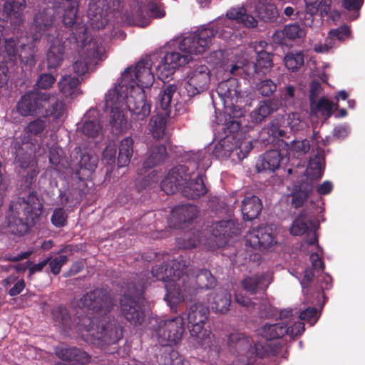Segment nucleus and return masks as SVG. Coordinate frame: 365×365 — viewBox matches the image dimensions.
<instances>
[{
    "label": "nucleus",
    "instance_id": "12",
    "mask_svg": "<svg viewBox=\"0 0 365 365\" xmlns=\"http://www.w3.org/2000/svg\"><path fill=\"white\" fill-rule=\"evenodd\" d=\"M295 329L292 310L285 309L280 312V322L274 324L264 325L258 330V333L267 340L278 339L285 334L294 339L297 336Z\"/></svg>",
    "mask_w": 365,
    "mask_h": 365
},
{
    "label": "nucleus",
    "instance_id": "27",
    "mask_svg": "<svg viewBox=\"0 0 365 365\" xmlns=\"http://www.w3.org/2000/svg\"><path fill=\"white\" fill-rule=\"evenodd\" d=\"M197 207L192 205L177 207L172 211L170 217V223L175 221L176 224L173 225L174 227H183L182 224L192 221L197 217Z\"/></svg>",
    "mask_w": 365,
    "mask_h": 365
},
{
    "label": "nucleus",
    "instance_id": "17",
    "mask_svg": "<svg viewBox=\"0 0 365 365\" xmlns=\"http://www.w3.org/2000/svg\"><path fill=\"white\" fill-rule=\"evenodd\" d=\"M325 165L324 150L317 146L316 152L309 158L306 168L301 176L318 182L324 175Z\"/></svg>",
    "mask_w": 365,
    "mask_h": 365
},
{
    "label": "nucleus",
    "instance_id": "25",
    "mask_svg": "<svg viewBox=\"0 0 365 365\" xmlns=\"http://www.w3.org/2000/svg\"><path fill=\"white\" fill-rule=\"evenodd\" d=\"M227 17L225 24L228 26L233 24V21L241 23L248 28H253L257 25V21L250 14V11L247 8H233L227 11Z\"/></svg>",
    "mask_w": 365,
    "mask_h": 365
},
{
    "label": "nucleus",
    "instance_id": "54",
    "mask_svg": "<svg viewBox=\"0 0 365 365\" xmlns=\"http://www.w3.org/2000/svg\"><path fill=\"white\" fill-rule=\"evenodd\" d=\"M257 13L261 19L267 21L276 16V8L272 5H259L257 7Z\"/></svg>",
    "mask_w": 365,
    "mask_h": 365
},
{
    "label": "nucleus",
    "instance_id": "23",
    "mask_svg": "<svg viewBox=\"0 0 365 365\" xmlns=\"http://www.w3.org/2000/svg\"><path fill=\"white\" fill-rule=\"evenodd\" d=\"M120 308L125 319L135 325L141 324L145 315L137 301L128 294L120 299Z\"/></svg>",
    "mask_w": 365,
    "mask_h": 365
},
{
    "label": "nucleus",
    "instance_id": "61",
    "mask_svg": "<svg viewBox=\"0 0 365 365\" xmlns=\"http://www.w3.org/2000/svg\"><path fill=\"white\" fill-rule=\"evenodd\" d=\"M51 221L56 227L64 226L66 222L65 211L61 208L56 209L53 213Z\"/></svg>",
    "mask_w": 365,
    "mask_h": 365
},
{
    "label": "nucleus",
    "instance_id": "57",
    "mask_svg": "<svg viewBox=\"0 0 365 365\" xmlns=\"http://www.w3.org/2000/svg\"><path fill=\"white\" fill-rule=\"evenodd\" d=\"M116 160V148L115 145L109 144L103 152L102 160L108 165H112Z\"/></svg>",
    "mask_w": 365,
    "mask_h": 365
},
{
    "label": "nucleus",
    "instance_id": "41",
    "mask_svg": "<svg viewBox=\"0 0 365 365\" xmlns=\"http://www.w3.org/2000/svg\"><path fill=\"white\" fill-rule=\"evenodd\" d=\"M202 242L198 231L186 233L183 237L177 240V245L180 248L191 249L197 247Z\"/></svg>",
    "mask_w": 365,
    "mask_h": 365
},
{
    "label": "nucleus",
    "instance_id": "2",
    "mask_svg": "<svg viewBox=\"0 0 365 365\" xmlns=\"http://www.w3.org/2000/svg\"><path fill=\"white\" fill-rule=\"evenodd\" d=\"M187 270L190 269L185 261H175L168 271L170 278L168 277L165 280V300L172 310L178 303L190 299L195 290L212 288L216 284L215 277L207 269L200 270L196 275H190Z\"/></svg>",
    "mask_w": 365,
    "mask_h": 365
},
{
    "label": "nucleus",
    "instance_id": "16",
    "mask_svg": "<svg viewBox=\"0 0 365 365\" xmlns=\"http://www.w3.org/2000/svg\"><path fill=\"white\" fill-rule=\"evenodd\" d=\"M209 73L206 66L200 65L187 75L185 88L188 96H195L208 88L210 81Z\"/></svg>",
    "mask_w": 365,
    "mask_h": 365
},
{
    "label": "nucleus",
    "instance_id": "35",
    "mask_svg": "<svg viewBox=\"0 0 365 365\" xmlns=\"http://www.w3.org/2000/svg\"><path fill=\"white\" fill-rule=\"evenodd\" d=\"M63 41L59 38H56L52 42L47 53L48 66L49 68L58 67L63 59Z\"/></svg>",
    "mask_w": 365,
    "mask_h": 365
},
{
    "label": "nucleus",
    "instance_id": "26",
    "mask_svg": "<svg viewBox=\"0 0 365 365\" xmlns=\"http://www.w3.org/2000/svg\"><path fill=\"white\" fill-rule=\"evenodd\" d=\"M207 301L214 311L224 314L229 310L231 294L227 289L218 288L210 293Z\"/></svg>",
    "mask_w": 365,
    "mask_h": 365
},
{
    "label": "nucleus",
    "instance_id": "29",
    "mask_svg": "<svg viewBox=\"0 0 365 365\" xmlns=\"http://www.w3.org/2000/svg\"><path fill=\"white\" fill-rule=\"evenodd\" d=\"M282 154L277 150H271L261 155L256 163L257 172H274L280 166Z\"/></svg>",
    "mask_w": 365,
    "mask_h": 365
},
{
    "label": "nucleus",
    "instance_id": "3",
    "mask_svg": "<svg viewBox=\"0 0 365 365\" xmlns=\"http://www.w3.org/2000/svg\"><path fill=\"white\" fill-rule=\"evenodd\" d=\"M113 87L106 95V106L110 109V125L113 132L123 133L129 128L125 113L129 110L134 119L144 120L150 113V105L145 101L144 95L140 88L135 91V96L124 94L122 90Z\"/></svg>",
    "mask_w": 365,
    "mask_h": 365
},
{
    "label": "nucleus",
    "instance_id": "20",
    "mask_svg": "<svg viewBox=\"0 0 365 365\" xmlns=\"http://www.w3.org/2000/svg\"><path fill=\"white\" fill-rule=\"evenodd\" d=\"M108 4L106 0H91L88 9L89 25L94 29H102L108 23Z\"/></svg>",
    "mask_w": 365,
    "mask_h": 365
},
{
    "label": "nucleus",
    "instance_id": "60",
    "mask_svg": "<svg viewBox=\"0 0 365 365\" xmlns=\"http://www.w3.org/2000/svg\"><path fill=\"white\" fill-rule=\"evenodd\" d=\"M67 260L68 258L66 255H60L53 259L49 263L51 272L54 274H58L60 272L62 266L67 262Z\"/></svg>",
    "mask_w": 365,
    "mask_h": 365
},
{
    "label": "nucleus",
    "instance_id": "18",
    "mask_svg": "<svg viewBox=\"0 0 365 365\" xmlns=\"http://www.w3.org/2000/svg\"><path fill=\"white\" fill-rule=\"evenodd\" d=\"M316 182L302 176H300L298 179V208L308 202V205L299 211L298 215L305 209L310 208L318 218L316 202L312 198L314 193Z\"/></svg>",
    "mask_w": 365,
    "mask_h": 365
},
{
    "label": "nucleus",
    "instance_id": "7",
    "mask_svg": "<svg viewBox=\"0 0 365 365\" xmlns=\"http://www.w3.org/2000/svg\"><path fill=\"white\" fill-rule=\"evenodd\" d=\"M230 134H227L223 139L220 140L215 146L214 155L221 159L232 158V160H242L245 158L251 149L252 143L250 140H242L238 135L234 134L240 129V124L232 120L230 123Z\"/></svg>",
    "mask_w": 365,
    "mask_h": 365
},
{
    "label": "nucleus",
    "instance_id": "42",
    "mask_svg": "<svg viewBox=\"0 0 365 365\" xmlns=\"http://www.w3.org/2000/svg\"><path fill=\"white\" fill-rule=\"evenodd\" d=\"M149 130L154 138H163L165 131V118L160 115L153 116L149 124Z\"/></svg>",
    "mask_w": 365,
    "mask_h": 365
},
{
    "label": "nucleus",
    "instance_id": "63",
    "mask_svg": "<svg viewBox=\"0 0 365 365\" xmlns=\"http://www.w3.org/2000/svg\"><path fill=\"white\" fill-rule=\"evenodd\" d=\"M56 78L51 74H42L37 81V86L41 89L49 88L55 82Z\"/></svg>",
    "mask_w": 365,
    "mask_h": 365
},
{
    "label": "nucleus",
    "instance_id": "51",
    "mask_svg": "<svg viewBox=\"0 0 365 365\" xmlns=\"http://www.w3.org/2000/svg\"><path fill=\"white\" fill-rule=\"evenodd\" d=\"M228 340L230 346L236 349H245L250 346L249 340L242 334H232Z\"/></svg>",
    "mask_w": 365,
    "mask_h": 365
},
{
    "label": "nucleus",
    "instance_id": "34",
    "mask_svg": "<svg viewBox=\"0 0 365 365\" xmlns=\"http://www.w3.org/2000/svg\"><path fill=\"white\" fill-rule=\"evenodd\" d=\"M134 140L131 137L123 138L119 143L117 159L119 168L128 165L133 155Z\"/></svg>",
    "mask_w": 365,
    "mask_h": 365
},
{
    "label": "nucleus",
    "instance_id": "53",
    "mask_svg": "<svg viewBox=\"0 0 365 365\" xmlns=\"http://www.w3.org/2000/svg\"><path fill=\"white\" fill-rule=\"evenodd\" d=\"M334 106L335 105L325 97L321 98L316 103V109L328 118L331 115Z\"/></svg>",
    "mask_w": 365,
    "mask_h": 365
},
{
    "label": "nucleus",
    "instance_id": "46",
    "mask_svg": "<svg viewBox=\"0 0 365 365\" xmlns=\"http://www.w3.org/2000/svg\"><path fill=\"white\" fill-rule=\"evenodd\" d=\"M53 314L56 326L62 327L65 330L72 328L70 324V317L66 309L58 308L53 311Z\"/></svg>",
    "mask_w": 365,
    "mask_h": 365
},
{
    "label": "nucleus",
    "instance_id": "39",
    "mask_svg": "<svg viewBox=\"0 0 365 365\" xmlns=\"http://www.w3.org/2000/svg\"><path fill=\"white\" fill-rule=\"evenodd\" d=\"M48 103L46 105V108H43V113L41 115H51L56 119L61 118L65 111L64 104L61 101H56L54 96L48 94Z\"/></svg>",
    "mask_w": 365,
    "mask_h": 365
},
{
    "label": "nucleus",
    "instance_id": "50",
    "mask_svg": "<svg viewBox=\"0 0 365 365\" xmlns=\"http://www.w3.org/2000/svg\"><path fill=\"white\" fill-rule=\"evenodd\" d=\"M98 158L96 155L93 153H83L81 156L79 165L82 168L88 170H93L98 165Z\"/></svg>",
    "mask_w": 365,
    "mask_h": 365
},
{
    "label": "nucleus",
    "instance_id": "19",
    "mask_svg": "<svg viewBox=\"0 0 365 365\" xmlns=\"http://www.w3.org/2000/svg\"><path fill=\"white\" fill-rule=\"evenodd\" d=\"M351 38V31L350 26L344 24L336 29H331L327 37L325 38L324 43L315 46L314 51L317 53H327L332 48L338 46L336 41L344 42Z\"/></svg>",
    "mask_w": 365,
    "mask_h": 365
},
{
    "label": "nucleus",
    "instance_id": "13",
    "mask_svg": "<svg viewBox=\"0 0 365 365\" xmlns=\"http://www.w3.org/2000/svg\"><path fill=\"white\" fill-rule=\"evenodd\" d=\"M113 300L106 292L95 289L86 293L77 302V306L83 312L86 309L97 313L98 315L106 314L113 307Z\"/></svg>",
    "mask_w": 365,
    "mask_h": 365
},
{
    "label": "nucleus",
    "instance_id": "45",
    "mask_svg": "<svg viewBox=\"0 0 365 365\" xmlns=\"http://www.w3.org/2000/svg\"><path fill=\"white\" fill-rule=\"evenodd\" d=\"M364 0H342L341 5L349 12H352L350 19L355 20L360 15V9L364 4Z\"/></svg>",
    "mask_w": 365,
    "mask_h": 365
},
{
    "label": "nucleus",
    "instance_id": "10",
    "mask_svg": "<svg viewBox=\"0 0 365 365\" xmlns=\"http://www.w3.org/2000/svg\"><path fill=\"white\" fill-rule=\"evenodd\" d=\"M300 282L302 293V304L318 305L320 304V298L324 297V290L331 287V277L325 274L323 276L320 286L318 285L314 272L310 268H306L301 278L298 277Z\"/></svg>",
    "mask_w": 365,
    "mask_h": 365
},
{
    "label": "nucleus",
    "instance_id": "30",
    "mask_svg": "<svg viewBox=\"0 0 365 365\" xmlns=\"http://www.w3.org/2000/svg\"><path fill=\"white\" fill-rule=\"evenodd\" d=\"M279 106V101L275 99L260 101L258 106L250 113L252 121L255 123L262 122L272 112L277 110Z\"/></svg>",
    "mask_w": 365,
    "mask_h": 365
},
{
    "label": "nucleus",
    "instance_id": "40",
    "mask_svg": "<svg viewBox=\"0 0 365 365\" xmlns=\"http://www.w3.org/2000/svg\"><path fill=\"white\" fill-rule=\"evenodd\" d=\"M272 67V58L271 54L266 51L257 52V62L254 68L256 73L263 74L269 72Z\"/></svg>",
    "mask_w": 365,
    "mask_h": 365
},
{
    "label": "nucleus",
    "instance_id": "32",
    "mask_svg": "<svg viewBox=\"0 0 365 365\" xmlns=\"http://www.w3.org/2000/svg\"><path fill=\"white\" fill-rule=\"evenodd\" d=\"M262 208L259 198L252 195L246 197L242 204L241 211L244 220H252L259 215Z\"/></svg>",
    "mask_w": 365,
    "mask_h": 365
},
{
    "label": "nucleus",
    "instance_id": "22",
    "mask_svg": "<svg viewBox=\"0 0 365 365\" xmlns=\"http://www.w3.org/2000/svg\"><path fill=\"white\" fill-rule=\"evenodd\" d=\"M187 180V167L179 165L172 169L161 182L162 190L168 195L174 193L179 188L184 187Z\"/></svg>",
    "mask_w": 365,
    "mask_h": 365
},
{
    "label": "nucleus",
    "instance_id": "55",
    "mask_svg": "<svg viewBox=\"0 0 365 365\" xmlns=\"http://www.w3.org/2000/svg\"><path fill=\"white\" fill-rule=\"evenodd\" d=\"M276 89L277 85L269 79L263 80L257 85V90L264 96L271 95Z\"/></svg>",
    "mask_w": 365,
    "mask_h": 365
},
{
    "label": "nucleus",
    "instance_id": "62",
    "mask_svg": "<svg viewBox=\"0 0 365 365\" xmlns=\"http://www.w3.org/2000/svg\"><path fill=\"white\" fill-rule=\"evenodd\" d=\"M322 90L321 83L317 81H312L309 85V101L312 106L316 103V99Z\"/></svg>",
    "mask_w": 365,
    "mask_h": 365
},
{
    "label": "nucleus",
    "instance_id": "11",
    "mask_svg": "<svg viewBox=\"0 0 365 365\" xmlns=\"http://www.w3.org/2000/svg\"><path fill=\"white\" fill-rule=\"evenodd\" d=\"M184 325L182 316L157 322L155 334L158 342L162 346H171L178 344L182 338L185 331Z\"/></svg>",
    "mask_w": 365,
    "mask_h": 365
},
{
    "label": "nucleus",
    "instance_id": "21",
    "mask_svg": "<svg viewBox=\"0 0 365 365\" xmlns=\"http://www.w3.org/2000/svg\"><path fill=\"white\" fill-rule=\"evenodd\" d=\"M182 194L191 199H196L205 195L207 189L204 185L201 172H188L187 168V180L184 182Z\"/></svg>",
    "mask_w": 365,
    "mask_h": 365
},
{
    "label": "nucleus",
    "instance_id": "1",
    "mask_svg": "<svg viewBox=\"0 0 365 365\" xmlns=\"http://www.w3.org/2000/svg\"><path fill=\"white\" fill-rule=\"evenodd\" d=\"M217 33L214 28H205L194 33L186 34L178 39L180 52H168L163 56L152 54L148 58L139 61L133 68H126L114 87H118L124 94L135 96L140 88L150 87L154 82V74L151 67L154 66L158 78L162 81L168 79L180 66L193 60L195 56L207 51L212 43V38Z\"/></svg>",
    "mask_w": 365,
    "mask_h": 365
},
{
    "label": "nucleus",
    "instance_id": "38",
    "mask_svg": "<svg viewBox=\"0 0 365 365\" xmlns=\"http://www.w3.org/2000/svg\"><path fill=\"white\" fill-rule=\"evenodd\" d=\"M53 15L52 8L39 11L34 17V29L39 32L48 29L53 24Z\"/></svg>",
    "mask_w": 365,
    "mask_h": 365
},
{
    "label": "nucleus",
    "instance_id": "36",
    "mask_svg": "<svg viewBox=\"0 0 365 365\" xmlns=\"http://www.w3.org/2000/svg\"><path fill=\"white\" fill-rule=\"evenodd\" d=\"M167 155L166 148L162 144H157L150 148L148 156L143 163L144 168H150L163 162Z\"/></svg>",
    "mask_w": 365,
    "mask_h": 365
},
{
    "label": "nucleus",
    "instance_id": "5",
    "mask_svg": "<svg viewBox=\"0 0 365 365\" xmlns=\"http://www.w3.org/2000/svg\"><path fill=\"white\" fill-rule=\"evenodd\" d=\"M42 207L41 200L34 194L30 195L27 201L19 200L12 202L8 217L11 232L20 235L26 233L29 227L35 224L41 215Z\"/></svg>",
    "mask_w": 365,
    "mask_h": 365
},
{
    "label": "nucleus",
    "instance_id": "59",
    "mask_svg": "<svg viewBox=\"0 0 365 365\" xmlns=\"http://www.w3.org/2000/svg\"><path fill=\"white\" fill-rule=\"evenodd\" d=\"M276 36L282 35L284 38V41L287 40H294L297 38V25L291 24L287 25L284 27V30L282 31H278L276 33ZM282 43H287L286 41L282 42Z\"/></svg>",
    "mask_w": 365,
    "mask_h": 365
},
{
    "label": "nucleus",
    "instance_id": "24",
    "mask_svg": "<svg viewBox=\"0 0 365 365\" xmlns=\"http://www.w3.org/2000/svg\"><path fill=\"white\" fill-rule=\"evenodd\" d=\"M83 135L88 138H98L103 135V127L100 123L99 114L96 109H90L82 118L81 128Z\"/></svg>",
    "mask_w": 365,
    "mask_h": 365
},
{
    "label": "nucleus",
    "instance_id": "43",
    "mask_svg": "<svg viewBox=\"0 0 365 365\" xmlns=\"http://www.w3.org/2000/svg\"><path fill=\"white\" fill-rule=\"evenodd\" d=\"M308 307L302 310L299 315L298 319L301 321L306 322L309 324L310 327L314 326L320 317V313L319 312L316 305L308 304Z\"/></svg>",
    "mask_w": 365,
    "mask_h": 365
},
{
    "label": "nucleus",
    "instance_id": "31",
    "mask_svg": "<svg viewBox=\"0 0 365 365\" xmlns=\"http://www.w3.org/2000/svg\"><path fill=\"white\" fill-rule=\"evenodd\" d=\"M56 354L59 359L69 362L83 363L88 360V355L85 351L78 348L64 345L59 346L56 349Z\"/></svg>",
    "mask_w": 365,
    "mask_h": 365
},
{
    "label": "nucleus",
    "instance_id": "58",
    "mask_svg": "<svg viewBox=\"0 0 365 365\" xmlns=\"http://www.w3.org/2000/svg\"><path fill=\"white\" fill-rule=\"evenodd\" d=\"M234 225L232 221H222L219 222L215 225V228L217 230V232H213V235L215 237H220L222 235L223 237L228 236L227 233L228 230H230L231 227Z\"/></svg>",
    "mask_w": 365,
    "mask_h": 365
},
{
    "label": "nucleus",
    "instance_id": "14",
    "mask_svg": "<svg viewBox=\"0 0 365 365\" xmlns=\"http://www.w3.org/2000/svg\"><path fill=\"white\" fill-rule=\"evenodd\" d=\"M48 94L39 91L29 92L22 96L17 104V110L23 116L41 115L43 108L48 103Z\"/></svg>",
    "mask_w": 365,
    "mask_h": 365
},
{
    "label": "nucleus",
    "instance_id": "56",
    "mask_svg": "<svg viewBox=\"0 0 365 365\" xmlns=\"http://www.w3.org/2000/svg\"><path fill=\"white\" fill-rule=\"evenodd\" d=\"M45 127V121L37 119L29 123L25 128V130L30 135H36L41 133L44 130Z\"/></svg>",
    "mask_w": 365,
    "mask_h": 365
},
{
    "label": "nucleus",
    "instance_id": "37",
    "mask_svg": "<svg viewBox=\"0 0 365 365\" xmlns=\"http://www.w3.org/2000/svg\"><path fill=\"white\" fill-rule=\"evenodd\" d=\"M217 92L223 101L226 103L230 99L232 103L237 102L240 96L235 82H221L217 88Z\"/></svg>",
    "mask_w": 365,
    "mask_h": 365
},
{
    "label": "nucleus",
    "instance_id": "49",
    "mask_svg": "<svg viewBox=\"0 0 365 365\" xmlns=\"http://www.w3.org/2000/svg\"><path fill=\"white\" fill-rule=\"evenodd\" d=\"M262 277L261 276L256 275L245 279L242 284L247 292L252 294L257 292L262 283Z\"/></svg>",
    "mask_w": 365,
    "mask_h": 365
},
{
    "label": "nucleus",
    "instance_id": "47",
    "mask_svg": "<svg viewBox=\"0 0 365 365\" xmlns=\"http://www.w3.org/2000/svg\"><path fill=\"white\" fill-rule=\"evenodd\" d=\"M176 91L177 87L175 85H170L159 94L158 102L163 110L168 108Z\"/></svg>",
    "mask_w": 365,
    "mask_h": 365
},
{
    "label": "nucleus",
    "instance_id": "48",
    "mask_svg": "<svg viewBox=\"0 0 365 365\" xmlns=\"http://www.w3.org/2000/svg\"><path fill=\"white\" fill-rule=\"evenodd\" d=\"M63 17V21L66 26L74 24L77 15V4L75 1L68 3Z\"/></svg>",
    "mask_w": 365,
    "mask_h": 365
},
{
    "label": "nucleus",
    "instance_id": "52",
    "mask_svg": "<svg viewBox=\"0 0 365 365\" xmlns=\"http://www.w3.org/2000/svg\"><path fill=\"white\" fill-rule=\"evenodd\" d=\"M162 365H183V359L178 351L171 350L162 356Z\"/></svg>",
    "mask_w": 365,
    "mask_h": 365
},
{
    "label": "nucleus",
    "instance_id": "15",
    "mask_svg": "<svg viewBox=\"0 0 365 365\" xmlns=\"http://www.w3.org/2000/svg\"><path fill=\"white\" fill-rule=\"evenodd\" d=\"M277 244L272 225L260 226L246 235V245L255 249L268 250Z\"/></svg>",
    "mask_w": 365,
    "mask_h": 365
},
{
    "label": "nucleus",
    "instance_id": "8",
    "mask_svg": "<svg viewBox=\"0 0 365 365\" xmlns=\"http://www.w3.org/2000/svg\"><path fill=\"white\" fill-rule=\"evenodd\" d=\"M88 28L84 26H77L73 34L76 43L80 46L78 58L73 63L74 72L78 76L86 74L89 69L88 65L98 57L101 53L98 41L90 38L87 35Z\"/></svg>",
    "mask_w": 365,
    "mask_h": 365
},
{
    "label": "nucleus",
    "instance_id": "28",
    "mask_svg": "<svg viewBox=\"0 0 365 365\" xmlns=\"http://www.w3.org/2000/svg\"><path fill=\"white\" fill-rule=\"evenodd\" d=\"M26 8V0H13L7 1L4 6V14H6V21L16 26L24 21L23 11Z\"/></svg>",
    "mask_w": 365,
    "mask_h": 365
},
{
    "label": "nucleus",
    "instance_id": "64",
    "mask_svg": "<svg viewBox=\"0 0 365 365\" xmlns=\"http://www.w3.org/2000/svg\"><path fill=\"white\" fill-rule=\"evenodd\" d=\"M306 6V12L310 16H313L319 12L320 4L322 0H304Z\"/></svg>",
    "mask_w": 365,
    "mask_h": 365
},
{
    "label": "nucleus",
    "instance_id": "44",
    "mask_svg": "<svg viewBox=\"0 0 365 365\" xmlns=\"http://www.w3.org/2000/svg\"><path fill=\"white\" fill-rule=\"evenodd\" d=\"M251 61V58L247 55L242 54L241 57L237 58L236 61L231 65L230 73L232 75H242V73H247L248 64Z\"/></svg>",
    "mask_w": 365,
    "mask_h": 365
},
{
    "label": "nucleus",
    "instance_id": "9",
    "mask_svg": "<svg viewBox=\"0 0 365 365\" xmlns=\"http://www.w3.org/2000/svg\"><path fill=\"white\" fill-rule=\"evenodd\" d=\"M208 314V308L202 304L192 305L188 311L182 314V317H187L191 337L200 346H210L212 341L211 331L204 329Z\"/></svg>",
    "mask_w": 365,
    "mask_h": 365
},
{
    "label": "nucleus",
    "instance_id": "33",
    "mask_svg": "<svg viewBox=\"0 0 365 365\" xmlns=\"http://www.w3.org/2000/svg\"><path fill=\"white\" fill-rule=\"evenodd\" d=\"M80 81L78 78L66 75L61 78L58 83L59 90L66 98H75L81 94Z\"/></svg>",
    "mask_w": 365,
    "mask_h": 365
},
{
    "label": "nucleus",
    "instance_id": "4",
    "mask_svg": "<svg viewBox=\"0 0 365 365\" xmlns=\"http://www.w3.org/2000/svg\"><path fill=\"white\" fill-rule=\"evenodd\" d=\"M319 221L310 208L302 211L298 215V236H304L299 250L305 255L310 253L309 259L314 274L324 270V262L315 251V249L322 251L319 245L317 230L319 228Z\"/></svg>",
    "mask_w": 365,
    "mask_h": 365
},
{
    "label": "nucleus",
    "instance_id": "6",
    "mask_svg": "<svg viewBox=\"0 0 365 365\" xmlns=\"http://www.w3.org/2000/svg\"><path fill=\"white\" fill-rule=\"evenodd\" d=\"M88 313L86 316L80 314L75 319V329L81 337L92 343L95 340H102L106 344L115 343L120 338L118 329L111 324L105 325V320H98V317L91 318Z\"/></svg>",
    "mask_w": 365,
    "mask_h": 365
}]
</instances>
